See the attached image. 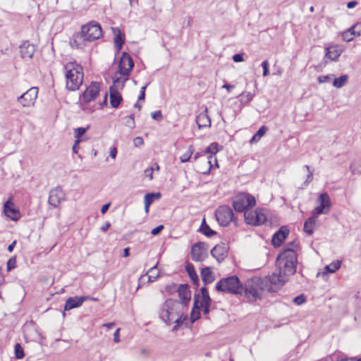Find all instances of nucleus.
I'll list each match as a JSON object with an SVG mask.
<instances>
[{"mask_svg": "<svg viewBox=\"0 0 361 361\" xmlns=\"http://www.w3.org/2000/svg\"><path fill=\"white\" fill-rule=\"evenodd\" d=\"M297 247V244L295 242H292L277 257L276 265L280 273L285 276H290L296 271L298 259L295 249Z\"/></svg>", "mask_w": 361, "mask_h": 361, "instance_id": "obj_1", "label": "nucleus"}, {"mask_svg": "<svg viewBox=\"0 0 361 361\" xmlns=\"http://www.w3.org/2000/svg\"><path fill=\"white\" fill-rule=\"evenodd\" d=\"M134 66L131 56L123 52L119 61L118 71L112 77V85L109 90H119L125 87V83L129 82L128 75Z\"/></svg>", "mask_w": 361, "mask_h": 361, "instance_id": "obj_2", "label": "nucleus"}, {"mask_svg": "<svg viewBox=\"0 0 361 361\" xmlns=\"http://www.w3.org/2000/svg\"><path fill=\"white\" fill-rule=\"evenodd\" d=\"M102 36V30L100 25L95 21L90 22L81 27V32L71 42L72 47L81 49L85 45V42H92Z\"/></svg>", "mask_w": 361, "mask_h": 361, "instance_id": "obj_3", "label": "nucleus"}, {"mask_svg": "<svg viewBox=\"0 0 361 361\" xmlns=\"http://www.w3.org/2000/svg\"><path fill=\"white\" fill-rule=\"evenodd\" d=\"M67 90H78L83 80V68L75 62L65 66Z\"/></svg>", "mask_w": 361, "mask_h": 361, "instance_id": "obj_4", "label": "nucleus"}, {"mask_svg": "<svg viewBox=\"0 0 361 361\" xmlns=\"http://www.w3.org/2000/svg\"><path fill=\"white\" fill-rule=\"evenodd\" d=\"M272 288L265 284L264 280L255 277L247 280L245 285V295L250 301H256L262 298L265 291L271 292Z\"/></svg>", "mask_w": 361, "mask_h": 361, "instance_id": "obj_5", "label": "nucleus"}, {"mask_svg": "<svg viewBox=\"0 0 361 361\" xmlns=\"http://www.w3.org/2000/svg\"><path fill=\"white\" fill-rule=\"evenodd\" d=\"M180 305L173 300H167L161 305L159 310V317L163 322L170 325L173 323H179L181 312L178 310Z\"/></svg>", "mask_w": 361, "mask_h": 361, "instance_id": "obj_6", "label": "nucleus"}, {"mask_svg": "<svg viewBox=\"0 0 361 361\" xmlns=\"http://www.w3.org/2000/svg\"><path fill=\"white\" fill-rule=\"evenodd\" d=\"M218 291L231 293L234 295L241 294L243 291V286L236 276L224 278L216 284Z\"/></svg>", "mask_w": 361, "mask_h": 361, "instance_id": "obj_7", "label": "nucleus"}, {"mask_svg": "<svg viewBox=\"0 0 361 361\" xmlns=\"http://www.w3.org/2000/svg\"><path fill=\"white\" fill-rule=\"evenodd\" d=\"M256 204L255 198L245 192L239 193L235 195L233 200V207L237 212L249 211L250 208L253 207Z\"/></svg>", "mask_w": 361, "mask_h": 361, "instance_id": "obj_8", "label": "nucleus"}, {"mask_svg": "<svg viewBox=\"0 0 361 361\" xmlns=\"http://www.w3.org/2000/svg\"><path fill=\"white\" fill-rule=\"evenodd\" d=\"M317 206L312 211V214L317 216L319 214H326L331 209V202L329 195L326 192L322 193L317 200Z\"/></svg>", "mask_w": 361, "mask_h": 361, "instance_id": "obj_9", "label": "nucleus"}, {"mask_svg": "<svg viewBox=\"0 0 361 361\" xmlns=\"http://www.w3.org/2000/svg\"><path fill=\"white\" fill-rule=\"evenodd\" d=\"M215 216L219 224L226 226L233 220V212L229 207L223 205L218 207Z\"/></svg>", "mask_w": 361, "mask_h": 361, "instance_id": "obj_10", "label": "nucleus"}, {"mask_svg": "<svg viewBox=\"0 0 361 361\" xmlns=\"http://www.w3.org/2000/svg\"><path fill=\"white\" fill-rule=\"evenodd\" d=\"M244 216L245 222L253 226L262 224L267 220L266 216L262 209L245 211Z\"/></svg>", "mask_w": 361, "mask_h": 361, "instance_id": "obj_11", "label": "nucleus"}, {"mask_svg": "<svg viewBox=\"0 0 361 361\" xmlns=\"http://www.w3.org/2000/svg\"><path fill=\"white\" fill-rule=\"evenodd\" d=\"M288 276H285L281 273H273L271 275L267 276L264 280V283L268 287L272 288V291L281 288L284 283L288 279Z\"/></svg>", "mask_w": 361, "mask_h": 361, "instance_id": "obj_12", "label": "nucleus"}, {"mask_svg": "<svg viewBox=\"0 0 361 361\" xmlns=\"http://www.w3.org/2000/svg\"><path fill=\"white\" fill-rule=\"evenodd\" d=\"M209 247L207 243L199 242L191 248V257L192 260L202 262L207 257Z\"/></svg>", "mask_w": 361, "mask_h": 361, "instance_id": "obj_13", "label": "nucleus"}, {"mask_svg": "<svg viewBox=\"0 0 361 361\" xmlns=\"http://www.w3.org/2000/svg\"><path fill=\"white\" fill-rule=\"evenodd\" d=\"M66 200V193L60 188H55L49 192L48 202L54 207H57Z\"/></svg>", "mask_w": 361, "mask_h": 361, "instance_id": "obj_14", "label": "nucleus"}, {"mask_svg": "<svg viewBox=\"0 0 361 361\" xmlns=\"http://www.w3.org/2000/svg\"><path fill=\"white\" fill-rule=\"evenodd\" d=\"M4 212L11 220L16 221L20 216V211L16 207L14 203L9 199L4 203Z\"/></svg>", "mask_w": 361, "mask_h": 361, "instance_id": "obj_15", "label": "nucleus"}, {"mask_svg": "<svg viewBox=\"0 0 361 361\" xmlns=\"http://www.w3.org/2000/svg\"><path fill=\"white\" fill-rule=\"evenodd\" d=\"M228 250V247L226 243H220L211 250V254L219 262H221L227 256Z\"/></svg>", "mask_w": 361, "mask_h": 361, "instance_id": "obj_16", "label": "nucleus"}, {"mask_svg": "<svg viewBox=\"0 0 361 361\" xmlns=\"http://www.w3.org/2000/svg\"><path fill=\"white\" fill-rule=\"evenodd\" d=\"M38 92H25L18 98V101L23 106H30L32 105L37 97Z\"/></svg>", "mask_w": 361, "mask_h": 361, "instance_id": "obj_17", "label": "nucleus"}, {"mask_svg": "<svg viewBox=\"0 0 361 361\" xmlns=\"http://www.w3.org/2000/svg\"><path fill=\"white\" fill-rule=\"evenodd\" d=\"M89 298L87 296H82V297H73L69 298L65 304L64 310H70L73 308L78 307L82 305V303Z\"/></svg>", "mask_w": 361, "mask_h": 361, "instance_id": "obj_18", "label": "nucleus"}, {"mask_svg": "<svg viewBox=\"0 0 361 361\" xmlns=\"http://www.w3.org/2000/svg\"><path fill=\"white\" fill-rule=\"evenodd\" d=\"M289 231L286 227L281 228L272 237V244L274 247H279L281 243L286 239Z\"/></svg>", "mask_w": 361, "mask_h": 361, "instance_id": "obj_19", "label": "nucleus"}, {"mask_svg": "<svg viewBox=\"0 0 361 361\" xmlns=\"http://www.w3.org/2000/svg\"><path fill=\"white\" fill-rule=\"evenodd\" d=\"M20 51L23 59H31L35 51V48L33 44L25 42L20 46Z\"/></svg>", "mask_w": 361, "mask_h": 361, "instance_id": "obj_20", "label": "nucleus"}, {"mask_svg": "<svg viewBox=\"0 0 361 361\" xmlns=\"http://www.w3.org/2000/svg\"><path fill=\"white\" fill-rule=\"evenodd\" d=\"M196 123L199 128H208L211 126V120L207 115V109L200 113L196 117Z\"/></svg>", "mask_w": 361, "mask_h": 361, "instance_id": "obj_21", "label": "nucleus"}, {"mask_svg": "<svg viewBox=\"0 0 361 361\" xmlns=\"http://www.w3.org/2000/svg\"><path fill=\"white\" fill-rule=\"evenodd\" d=\"M201 295L195 300V305H210L211 298L206 288L203 287L200 289Z\"/></svg>", "mask_w": 361, "mask_h": 361, "instance_id": "obj_22", "label": "nucleus"}, {"mask_svg": "<svg viewBox=\"0 0 361 361\" xmlns=\"http://www.w3.org/2000/svg\"><path fill=\"white\" fill-rule=\"evenodd\" d=\"M343 50L338 47H330L326 49L325 56L331 61H337Z\"/></svg>", "mask_w": 361, "mask_h": 361, "instance_id": "obj_23", "label": "nucleus"}, {"mask_svg": "<svg viewBox=\"0 0 361 361\" xmlns=\"http://www.w3.org/2000/svg\"><path fill=\"white\" fill-rule=\"evenodd\" d=\"M317 220V216L312 214V216L308 218L304 223V231L307 233L309 235L313 233L314 228L316 225V222Z\"/></svg>", "mask_w": 361, "mask_h": 361, "instance_id": "obj_24", "label": "nucleus"}, {"mask_svg": "<svg viewBox=\"0 0 361 361\" xmlns=\"http://www.w3.org/2000/svg\"><path fill=\"white\" fill-rule=\"evenodd\" d=\"M201 276L205 284L211 283L215 279L214 274L210 267L203 268L201 271Z\"/></svg>", "mask_w": 361, "mask_h": 361, "instance_id": "obj_25", "label": "nucleus"}, {"mask_svg": "<svg viewBox=\"0 0 361 361\" xmlns=\"http://www.w3.org/2000/svg\"><path fill=\"white\" fill-rule=\"evenodd\" d=\"M178 294L180 299L185 303L190 300V290L187 285H180L178 288Z\"/></svg>", "mask_w": 361, "mask_h": 361, "instance_id": "obj_26", "label": "nucleus"}, {"mask_svg": "<svg viewBox=\"0 0 361 361\" xmlns=\"http://www.w3.org/2000/svg\"><path fill=\"white\" fill-rule=\"evenodd\" d=\"M98 94L99 92H82V94L80 95V104H87L94 100L98 96Z\"/></svg>", "mask_w": 361, "mask_h": 361, "instance_id": "obj_27", "label": "nucleus"}, {"mask_svg": "<svg viewBox=\"0 0 361 361\" xmlns=\"http://www.w3.org/2000/svg\"><path fill=\"white\" fill-rule=\"evenodd\" d=\"M341 260H336L334 262H332L330 264L326 265L324 267V271L322 273V275L326 274V273H334L337 270H338L341 268Z\"/></svg>", "mask_w": 361, "mask_h": 361, "instance_id": "obj_28", "label": "nucleus"}, {"mask_svg": "<svg viewBox=\"0 0 361 361\" xmlns=\"http://www.w3.org/2000/svg\"><path fill=\"white\" fill-rule=\"evenodd\" d=\"M113 30L115 34V37H114L115 47L118 51H120L121 49L123 44L124 42L123 35L121 34V31L118 28H114Z\"/></svg>", "mask_w": 361, "mask_h": 361, "instance_id": "obj_29", "label": "nucleus"}, {"mask_svg": "<svg viewBox=\"0 0 361 361\" xmlns=\"http://www.w3.org/2000/svg\"><path fill=\"white\" fill-rule=\"evenodd\" d=\"M110 103L112 107L117 108L120 104L122 97L119 92H109Z\"/></svg>", "mask_w": 361, "mask_h": 361, "instance_id": "obj_30", "label": "nucleus"}, {"mask_svg": "<svg viewBox=\"0 0 361 361\" xmlns=\"http://www.w3.org/2000/svg\"><path fill=\"white\" fill-rule=\"evenodd\" d=\"M268 128L265 126H262L259 128V129L257 131V133L252 136L251 140H250V143H255L257 142L262 136H264L267 132Z\"/></svg>", "mask_w": 361, "mask_h": 361, "instance_id": "obj_31", "label": "nucleus"}, {"mask_svg": "<svg viewBox=\"0 0 361 361\" xmlns=\"http://www.w3.org/2000/svg\"><path fill=\"white\" fill-rule=\"evenodd\" d=\"M185 270L186 271L188 272L190 279L192 280V281L195 283V284H197L198 283V281H199V278H198V276L197 274H196L195 272V270L194 269V267L193 265L190 264H188L186 266H185Z\"/></svg>", "mask_w": 361, "mask_h": 361, "instance_id": "obj_32", "label": "nucleus"}, {"mask_svg": "<svg viewBox=\"0 0 361 361\" xmlns=\"http://www.w3.org/2000/svg\"><path fill=\"white\" fill-rule=\"evenodd\" d=\"M200 231L202 233L205 235L206 236L211 237L216 234V232L214 231L205 222V219L202 220V225L200 227Z\"/></svg>", "mask_w": 361, "mask_h": 361, "instance_id": "obj_33", "label": "nucleus"}, {"mask_svg": "<svg viewBox=\"0 0 361 361\" xmlns=\"http://www.w3.org/2000/svg\"><path fill=\"white\" fill-rule=\"evenodd\" d=\"M348 76L347 75H343L339 78L333 79V85L336 88L342 87L348 81Z\"/></svg>", "mask_w": 361, "mask_h": 361, "instance_id": "obj_34", "label": "nucleus"}, {"mask_svg": "<svg viewBox=\"0 0 361 361\" xmlns=\"http://www.w3.org/2000/svg\"><path fill=\"white\" fill-rule=\"evenodd\" d=\"M160 197V192L147 193L145 195V204H151L155 200H159Z\"/></svg>", "mask_w": 361, "mask_h": 361, "instance_id": "obj_35", "label": "nucleus"}, {"mask_svg": "<svg viewBox=\"0 0 361 361\" xmlns=\"http://www.w3.org/2000/svg\"><path fill=\"white\" fill-rule=\"evenodd\" d=\"M194 147L192 145H190L186 151V152H185L183 154H182L180 157V160L182 163H185V162H187L188 161L191 157H192V154H193L194 152Z\"/></svg>", "mask_w": 361, "mask_h": 361, "instance_id": "obj_36", "label": "nucleus"}, {"mask_svg": "<svg viewBox=\"0 0 361 361\" xmlns=\"http://www.w3.org/2000/svg\"><path fill=\"white\" fill-rule=\"evenodd\" d=\"M253 97V94H252L250 92H247V93L242 92L239 94L238 97L240 102L241 104H246L249 102Z\"/></svg>", "mask_w": 361, "mask_h": 361, "instance_id": "obj_37", "label": "nucleus"}, {"mask_svg": "<svg viewBox=\"0 0 361 361\" xmlns=\"http://www.w3.org/2000/svg\"><path fill=\"white\" fill-rule=\"evenodd\" d=\"M219 150V145L216 142H213L206 148L203 153L210 154V155L214 156Z\"/></svg>", "mask_w": 361, "mask_h": 361, "instance_id": "obj_38", "label": "nucleus"}, {"mask_svg": "<svg viewBox=\"0 0 361 361\" xmlns=\"http://www.w3.org/2000/svg\"><path fill=\"white\" fill-rule=\"evenodd\" d=\"M159 271H158L157 268V265L152 267L149 271V276H148V281L149 282L154 281L159 276Z\"/></svg>", "mask_w": 361, "mask_h": 361, "instance_id": "obj_39", "label": "nucleus"}, {"mask_svg": "<svg viewBox=\"0 0 361 361\" xmlns=\"http://www.w3.org/2000/svg\"><path fill=\"white\" fill-rule=\"evenodd\" d=\"M89 129V126L87 128H77L74 129V136L76 140H81L80 137L87 132Z\"/></svg>", "mask_w": 361, "mask_h": 361, "instance_id": "obj_40", "label": "nucleus"}, {"mask_svg": "<svg viewBox=\"0 0 361 361\" xmlns=\"http://www.w3.org/2000/svg\"><path fill=\"white\" fill-rule=\"evenodd\" d=\"M200 307L197 305H195V308L192 310L191 314H190V318H191L192 322H194L196 320H197L200 318Z\"/></svg>", "mask_w": 361, "mask_h": 361, "instance_id": "obj_41", "label": "nucleus"}, {"mask_svg": "<svg viewBox=\"0 0 361 361\" xmlns=\"http://www.w3.org/2000/svg\"><path fill=\"white\" fill-rule=\"evenodd\" d=\"M354 28H355V26L350 27V29H348V30H347L346 32H344L343 33L342 36H343V40H345L346 42H350L353 39L354 33L351 32V30H353Z\"/></svg>", "mask_w": 361, "mask_h": 361, "instance_id": "obj_42", "label": "nucleus"}, {"mask_svg": "<svg viewBox=\"0 0 361 361\" xmlns=\"http://www.w3.org/2000/svg\"><path fill=\"white\" fill-rule=\"evenodd\" d=\"M15 355L17 359H21L24 356L23 349L19 343L15 345Z\"/></svg>", "mask_w": 361, "mask_h": 361, "instance_id": "obj_43", "label": "nucleus"}, {"mask_svg": "<svg viewBox=\"0 0 361 361\" xmlns=\"http://www.w3.org/2000/svg\"><path fill=\"white\" fill-rule=\"evenodd\" d=\"M126 125L130 128L133 129L135 127L134 121V115L131 114L129 116L126 117Z\"/></svg>", "mask_w": 361, "mask_h": 361, "instance_id": "obj_44", "label": "nucleus"}, {"mask_svg": "<svg viewBox=\"0 0 361 361\" xmlns=\"http://www.w3.org/2000/svg\"><path fill=\"white\" fill-rule=\"evenodd\" d=\"M207 163L209 164V168L208 169V172L211 170V169L212 168L213 166V164H215V166L219 168V165H218V161H217V159L215 156H212V155H209L208 157V161H207Z\"/></svg>", "mask_w": 361, "mask_h": 361, "instance_id": "obj_45", "label": "nucleus"}, {"mask_svg": "<svg viewBox=\"0 0 361 361\" xmlns=\"http://www.w3.org/2000/svg\"><path fill=\"white\" fill-rule=\"evenodd\" d=\"M100 83L98 82H92L90 85L85 90H99Z\"/></svg>", "mask_w": 361, "mask_h": 361, "instance_id": "obj_46", "label": "nucleus"}, {"mask_svg": "<svg viewBox=\"0 0 361 361\" xmlns=\"http://www.w3.org/2000/svg\"><path fill=\"white\" fill-rule=\"evenodd\" d=\"M262 67L263 68V75L264 76H267L269 74V62L268 61H264L262 63Z\"/></svg>", "mask_w": 361, "mask_h": 361, "instance_id": "obj_47", "label": "nucleus"}, {"mask_svg": "<svg viewBox=\"0 0 361 361\" xmlns=\"http://www.w3.org/2000/svg\"><path fill=\"white\" fill-rule=\"evenodd\" d=\"M333 76L334 75H323V76H320L318 78V80L320 83H324V82H330L333 80Z\"/></svg>", "mask_w": 361, "mask_h": 361, "instance_id": "obj_48", "label": "nucleus"}, {"mask_svg": "<svg viewBox=\"0 0 361 361\" xmlns=\"http://www.w3.org/2000/svg\"><path fill=\"white\" fill-rule=\"evenodd\" d=\"M305 167L307 169V171H308V174H307V179H306V180L305 181V183L306 185H307V184H308V183H310L312 180V179H313V173H312V171H310V166H309L306 165Z\"/></svg>", "mask_w": 361, "mask_h": 361, "instance_id": "obj_49", "label": "nucleus"}, {"mask_svg": "<svg viewBox=\"0 0 361 361\" xmlns=\"http://www.w3.org/2000/svg\"><path fill=\"white\" fill-rule=\"evenodd\" d=\"M154 167H149L145 170V176L149 178V180L153 179Z\"/></svg>", "mask_w": 361, "mask_h": 361, "instance_id": "obj_50", "label": "nucleus"}, {"mask_svg": "<svg viewBox=\"0 0 361 361\" xmlns=\"http://www.w3.org/2000/svg\"><path fill=\"white\" fill-rule=\"evenodd\" d=\"M144 140L142 137H136L133 140V145L135 147H140L143 145Z\"/></svg>", "mask_w": 361, "mask_h": 361, "instance_id": "obj_51", "label": "nucleus"}, {"mask_svg": "<svg viewBox=\"0 0 361 361\" xmlns=\"http://www.w3.org/2000/svg\"><path fill=\"white\" fill-rule=\"evenodd\" d=\"M305 298L303 295H298L295 297L293 300V302L298 305H302V303L305 302Z\"/></svg>", "mask_w": 361, "mask_h": 361, "instance_id": "obj_52", "label": "nucleus"}, {"mask_svg": "<svg viewBox=\"0 0 361 361\" xmlns=\"http://www.w3.org/2000/svg\"><path fill=\"white\" fill-rule=\"evenodd\" d=\"M152 117L154 120L161 121L162 119L161 112L160 111H154L152 114Z\"/></svg>", "mask_w": 361, "mask_h": 361, "instance_id": "obj_53", "label": "nucleus"}, {"mask_svg": "<svg viewBox=\"0 0 361 361\" xmlns=\"http://www.w3.org/2000/svg\"><path fill=\"white\" fill-rule=\"evenodd\" d=\"M163 228L164 226L159 225L151 231V234L153 235H156L159 234L163 230Z\"/></svg>", "mask_w": 361, "mask_h": 361, "instance_id": "obj_54", "label": "nucleus"}, {"mask_svg": "<svg viewBox=\"0 0 361 361\" xmlns=\"http://www.w3.org/2000/svg\"><path fill=\"white\" fill-rule=\"evenodd\" d=\"M120 329H117L114 334V341L115 343H119L120 342Z\"/></svg>", "mask_w": 361, "mask_h": 361, "instance_id": "obj_55", "label": "nucleus"}, {"mask_svg": "<svg viewBox=\"0 0 361 361\" xmlns=\"http://www.w3.org/2000/svg\"><path fill=\"white\" fill-rule=\"evenodd\" d=\"M81 141L82 140H75L72 148L73 153L77 154L78 152V145Z\"/></svg>", "mask_w": 361, "mask_h": 361, "instance_id": "obj_56", "label": "nucleus"}, {"mask_svg": "<svg viewBox=\"0 0 361 361\" xmlns=\"http://www.w3.org/2000/svg\"><path fill=\"white\" fill-rule=\"evenodd\" d=\"M233 60L235 61V62H241L243 61V56L240 54H234L233 56Z\"/></svg>", "mask_w": 361, "mask_h": 361, "instance_id": "obj_57", "label": "nucleus"}, {"mask_svg": "<svg viewBox=\"0 0 361 361\" xmlns=\"http://www.w3.org/2000/svg\"><path fill=\"white\" fill-rule=\"evenodd\" d=\"M338 361H361L360 358L355 357H341Z\"/></svg>", "mask_w": 361, "mask_h": 361, "instance_id": "obj_58", "label": "nucleus"}, {"mask_svg": "<svg viewBox=\"0 0 361 361\" xmlns=\"http://www.w3.org/2000/svg\"><path fill=\"white\" fill-rule=\"evenodd\" d=\"M116 154H117V149L116 147H112L111 149V151H110V157L112 158V159H115L116 157Z\"/></svg>", "mask_w": 361, "mask_h": 361, "instance_id": "obj_59", "label": "nucleus"}, {"mask_svg": "<svg viewBox=\"0 0 361 361\" xmlns=\"http://www.w3.org/2000/svg\"><path fill=\"white\" fill-rule=\"evenodd\" d=\"M200 308H202V312L204 314H207L209 312V306L210 305H198Z\"/></svg>", "mask_w": 361, "mask_h": 361, "instance_id": "obj_60", "label": "nucleus"}, {"mask_svg": "<svg viewBox=\"0 0 361 361\" xmlns=\"http://www.w3.org/2000/svg\"><path fill=\"white\" fill-rule=\"evenodd\" d=\"M357 5V2L355 1H349L348 4H347V7L348 8H353L354 7H355Z\"/></svg>", "mask_w": 361, "mask_h": 361, "instance_id": "obj_61", "label": "nucleus"}, {"mask_svg": "<svg viewBox=\"0 0 361 361\" xmlns=\"http://www.w3.org/2000/svg\"><path fill=\"white\" fill-rule=\"evenodd\" d=\"M110 206V204H106L104 205H103L101 208V212L102 214H105L106 212V211L108 210L109 207Z\"/></svg>", "mask_w": 361, "mask_h": 361, "instance_id": "obj_62", "label": "nucleus"}, {"mask_svg": "<svg viewBox=\"0 0 361 361\" xmlns=\"http://www.w3.org/2000/svg\"><path fill=\"white\" fill-rule=\"evenodd\" d=\"M114 322H110V323H105L103 324V326L107 328L108 329H112L115 326Z\"/></svg>", "mask_w": 361, "mask_h": 361, "instance_id": "obj_63", "label": "nucleus"}, {"mask_svg": "<svg viewBox=\"0 0 361 361\" xmlns=\"http://www.w3.org/2000/svg\"><path fill=\"white\" fill-rule=\"evenodd\" d=\"M16 241L14 240L11 244H10L8 246V252H12L16 246Z\"/></svg>", "mask_w": 361, "mask_h": 361, "instance_id": "obj_64", "label": "nucleus"}]
</instances>
